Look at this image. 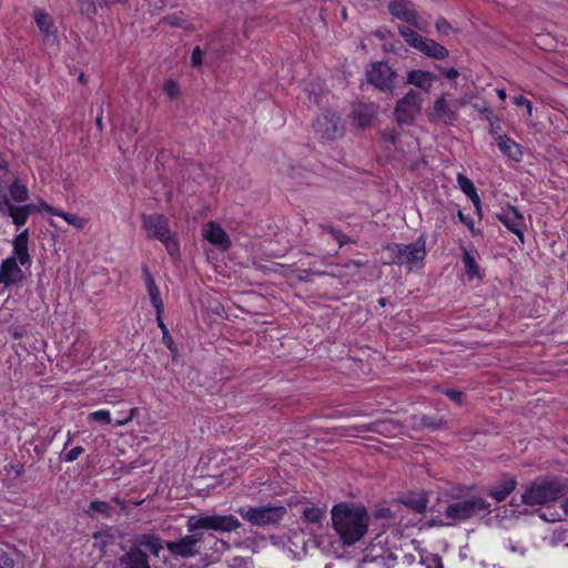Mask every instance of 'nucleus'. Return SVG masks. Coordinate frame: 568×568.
Segmentation results:
<instances>
[{
	"label": "nucleus",
	"instance_id": "nucleus-58",
	"mask_svg": "<svg viewBox=\"0 0 568 568\" xmlns=\"http://www.w3.org/2000/svg\"><path fill=\"white\" fill-rule=\"evenodd\" d=\"M529 100L526 99L524 95H516L514 98V103L518 106H525L526 104H528Z\"/></svg>",
	"mask_w": 568,
	"mask_h": 568
},
{
	"label": "nucleus",
	"instance_id": "nucleus-44",
	"mask_svg": "<svg viewBox=\"0 0 568 568\" xmlns=\"http://www.w3.org/2000/svg\"><path fill=\"white\" fill-rule=\"evenodd\" d=\"M382 138L385 142H388L397 148L399 140V133L395 129L385 130L382 132Z\"/></svg>",
	"mask_w": 568,
	"mask_h": 568
},
{
	"label": "nucleus",
	"instance_id": "nucleus-3",
	"mask_svg": "<svg viewBox=\"0 0 568 568\" xmlns=\"http://www.w3.org/2000/svg\"><path fill=\"white\" fill-rule=\"evenodd\" d=\"M390 262L397 265H406L408 271L420 268L426 257V239L420 235L410 244H390L386 247Z\"/></svg>",
	"mask_w": 568,
	"mask_h": 568
},
{
	"label": "nucleus",
	"instance_id": "nucleus-57",
	"mask_svg": "<svg viewBox=\"0 0 568 568\" xmlns=\"http://www.w3.org/2000/svg\"><path fill=\"white\" fill-rule=\"evenodd\" d=\"M134 412H135V409H134V408H132V409L128 413V415H126L125 417H123L122 419L116 420V423H115V424H116V425H119V426H121V425H124V424L129 423V422H130V420H132V418L134 417Z\"/></svg>",
	"mask_w": 568,
	"mask_h": 568
},
{
	"label": "nucleus",
	"instance_id": "nucleus-12",
	"mask_svg": "<svg viewBox=\"0 0 568 568\" xmlns=\"http://www.w3.org/2000/svg\"><path fill=\"white\" fill-rule=\"evenodd\" d=\"M388 11L390 14L402 21L413 24L418 30L426 32L428 22L420 20L415 6L409 0H394L388 4Z\"/></svg>",
	"mask_w": 568,
	"mask_h": 568
},
{
	"label": "nucleus",
	"instance_id": "nucleus-56",
	"mask_svg": "<svg viewBox=\"0 0 568 568\" xmlns=\"http://www.w3.org/2000/svg\"><path fill=\"white\" fill-rule=\"evenodd\" d=\"M446 395H447L452 400L457 402V403H460L462 397H463V393H462V392L454 390V389L447 390V392H446Z\"/></svg>",
	"mask_w": 568,
	"mask_h": 568
},
{
	"label": "nucleus",
	"instance_id": "nucleus-2",
	"mask_svg": "<svg viewBox=\"0 0 568 568\" xmlns=\"http://www.w3.org/2000/svg\"><path fill=\"white\" fill-rule=\"evenodd\" d=\"M564 493L565 487L560 480L537 479L525 486L521 501L527 506H541L557 500Z\"/></svg>",
	"mask_w": 568,
	"mask_h": 568
},
{
	"label": "nucleus",
	"instance_id": "nucleus-53",
	"mask_svg": "<svg viewBox=\"0 0 568 568\" xmlns=\"http://www.w3.org/2000/svg\"><path fill=\"white\" fill-rule=\"evenodd\" d=\"M497 121H498V119L495 118L493 114H491V121H488L489 125H490L489 132L494 135L495 139L498 134H500L499 133L500 126H499V124H496Z\"/></svg>",
	"mask_w": 568,
	"mask_h": 568
},
{
	"label": "nucleus",
	"instance_id": "nucleus-38",
	"mask_svg": "<svg viewBox=\"0 0 568 568\" xmlns=\"http://www.w3.org/2000/svg\"><path fill=\"white\" fill-rule=\"evenodd\" d=\"M164 23L176 27V28H186L187 21L176 13L168 14L163 18Z\"/></svg>",
	"mask_w": 568,
	"mask_h": 568
},
{
	"label": "nucleus",
	"instance_id": "nucleus-6",
	"mask_svg": "<svg viewBox=\"0 0 568 568\" xmlns=\"http://www.w3.org/2000/svg\"><path fill=\"white\" fill-rule=\"evenodd\" d=\"M236 513L246 521L255 526L278 524L286 514L284 506L240 507Z\"/></svg>",
	"mask_w": 568,
	"mask_h": 568
},
{
	"label": "nucleus",
	"instance_id": "nucleus-40",
	"mask_svg": "<svg viewBox=\"0 0 568 568\" xmlns=\"http://www.w3.org/2000/svg\"><path fill=\"white\" fill-rule=\"evenodd\" d=\"M406 505L410 506L416 513L422 514L427 507V500L424 497H419L418 499H407L405 501Z\"/></svg>",
	"mask_w": 568,
	"mask_h": 568
},
{
	"label": "nucleus",
	"instance_id": "nucleus-30",
	"mask_svg": "<svg viewBox=\"0 0 568 568\" xmlns=\"http://www.w3.org/2000/svg\"><path fill=\"white\" fill-rule=\"evenodd\" d=\"M10 199L16 203H24L29 200V190L20 180H14L8 187Z\"/></svg>",
	"mask_w": 568,
	"mask_h": 568
},
{
	"label": "nucleus",
	"instance_id": "nucleus-16",
	"mask_svg": "<svg viewBox=\"0 0 568 568\" xmlns=\"http://www.w3.org/2000/svg\"><path fill=\"white\" fill-rule=\"evenodd\" d=\"M498 220L514 234H516L521 242H524L523 227L525 225V219L519 211L509 206L504 213L499 214Z\"/></svg>",
	"mask_w": 568,
	"mask_h": 568
},
{
	"label": "nucleus",
	"instance_id": "nucleus-28",
	"mask_svg": "<svg viewBox=\"0 0 568 568\" xmlns=\"http://www.w3.org/2000/svg\"><path fill=\"white\" fill-rule=\"evenodd\" d=\"M376 549L372 548L365 554V560L376 562L385 568L394 567L397 557L390 551L379 548V554H373Z\"/></svg>",
	"mask_w": 568,
	"mask_h": 568
},
{
	"label": "nucleus",
	"instance_id": "nucleus-1",
	"mask_svg": "<svg viewBox=\"0 0 568 568\" xmlns=\"http://www.w3.org/2000/svg\"><path fill=\"white\" fill-rule=\"evenodd\" d=\"M332 524L343 545L352 546L363 538L368 529V514L361 506L341 503L331 510Z\"/></svg>",
	"mask_w": 568,
	"mask_h": 568
},
{
	"label": "nucleus",
	"instance_id": "nucleus-13",
	"mask_svg": "<svg viewBox=\"0 0 568 568\" xmlns=\"http://www.w3.org/2000/svg\"><path fill=\"white\" fill-rule=\"evenodd\" d=\"M203 539V534H191L180 538L176 541H166V549L174 556L181 558H192L201 554L199 544Z\"/></svg>",
	"mask_w": 568,
	"mask_h": 568
},
{
	"label": "nucleus",
	"instance_id": "nucleus-22",
	"mask_svg": "<svg viewBox=\"0 0 568 568\" xmlns=\"http://www.w3.org/2000/svg\"><path fill=\"white\" fill-rule=\"evenodd\" d=\"M516 486L517 480L515 477L505 476L498 485L493 486L488 490V495L496 501H504L516 489Z\"/></svg>",
	"mask_w": 568,
	"mask_h": 568
},
{
	"label": "nucleus",
	"instance_id": "nucleus-14",
	"mask_svg": "<svg viewBox=\"0 0 568 568\" xmlns=\"http://www.w3.org/2000/svg\"><path fill=\"white\" fill-rule=\"evenodd\" d=\"M33 17L37 27L42 34V42L44 47L49 50H57L59 45V38L52 18L42 9H37L33 12Z\"/></svg>",
	"mask_w": 568,
	"mask_h": 568
},
{
	"label": "nucleus",
	"instance_id": "nucleus-25",
	"mask_svg": "<svg viewBox=\"0 0 568 568\" xmlns=\"http://www.w3.org/2000/svg\"><path fill=\"white\" fill-rule=\"evenodd\" d=\"M417 50L420 53L436 60H443L449 54L448 50L444 45L437 43L435 40L427 38L423 39Z\"/></svg>",
	"mask_w": 568,
	"mask_h": 568
},
{
	"label": "nucleus",
	"instance_id": "nucleus-41",
	"mask_svg": "<svg viewBox=\"0 0 568 568\" xmlns=\"http://www.w3.org/2000/svg\"><path fill=\"white\" fill-rule=\"evenodd\" d=\"M325 230L333 236L335 241H337L339 246H343L349 241V237L342 233L339 230H336L332 226H326Z\"/></svg>",
	"mask_w": 568,
	"mask_h": 568
},
{
	"label": "nucleus",
	"instance_id": "nucleus-54",
	"mask_svg": "<svg viewBox=\"0 0 568 568\" xmlns=\"http://www.w3.org/2000/svg\"><path fill=\"white\" fill-rule=\"evenodd\" d=\"M458 219L462 223H464L470 231L474 230V223L471 217L464 215L462 211H458Z\"/></svg>",
	"mask_w": 568,
	"mask_h": 568
},
{
	"label": "nucleus",
	"instance_id": "nucleus-19",
	"mask_svg": "<svg viewBox=\"0 0 568 568\" xmlns=\"http://www.w3.org/2000/svg\"><path fill=\"white\" fill-rule=\"evenodd\" d=\"M436 80L435 73L425 70H410L407 72L406 83L420 89L424 92H429Z\"/></svg>",
	"mask_w": 568,
	"mask_h": 568
},
{
	"label": "nucleus",
	"instance_id": "nucleus-39",
	"mask_svg": "<svg viewBox=\"0 0 568 568\" xmlns=\"http://www.w3.org/2000/svg\"><path fill=\"white\" fill-rule=\"evenodd\" d=\"M89 420H97L102 422L103 424H110L111 423V415L109 410H95L89 414L88 416Z\"/></svg>",
	"mask_w": 568,
	"mask_h": 568
},
{
	"label": "nucleus",
	"instance_id": "nucleus-64",
	"mask_svg": "<svg viewBox=\"0 0 568 568\" xmlns=\"http://www.w3.org/2000/svg\"><path fill=\"white\" fill-rule=\"evenodd\" d=\"M562 507H564L566 515H568V497L564 500Z\"/></svg>",
	"mask_w": 568,
	"mask_h": 568
},
{
	"label": "nucleus",
	"instance_id": "nucleus-21",
	"mask_svg": "<svg viewBox=\"0 0 568 568\" xmlns=\"http://www.w3.org/2000/svg\"><path fill=\"white\" fill-rule=\"evenodd\" d=\"M34 211H36L34 204L18 205V204H13L10 202V204L6 209L4 213H7L11 217L12 223L17 227H21L27 223L30 214Z\"/></svg>",
	"mask_w": 568,
	"mask_h": 568
},
{
	"label": "nucleus",
	"instance_id": "nucleus-59",
	"mask_svg": "<svg viewBox=\"0 0 568 568\" xmlns=\"http://www.w3.org/2000/svg\"><path fill=\"white\" fill-rule=\"evenodd\" d=\"M156 320H158L159 327L163 332V339H165L169 331H168L166 326L164 325V323L162 321V314L159 317V314L156 313Z\"/></svg>",
	"mask_w": 568,
	"mask_h": 568
},
{
	"label": "nucleus",
	"instance_id": "nucleus-37",
	"mask_svg": "<svg viewBox=\"0 0 568 568\" xmlns=\"http://www.w3.org/2000/svg\"><path fill=\"white\" fill-rule=\"evenodd\" d=\"M89 510L93 511V513H100V514L104 515L105 517H109L111 515L112 508L105 501L93 500L90 504Z\"/></svg>",
	"mask_w": 568,
	"mask_h": 568
},
{
	"label": "nucleus",
	"instance_id": "nucleus-32",
	"mask_svg": "<svg viewBox=\"0 0 568 568\" xmlns=\"http://www.w3.org/2000/svg\"><path fill=\"white\" fill-rule=\"evenodd\" d=\"M325 516V510L320 507H305L302 511L303 519L308 524L321 525Z\"/></svg>",
	"mask_w": 568,
	"mask_h": 568
},
{
	"label": "nucleus",
	"instance_id": "nucleus-26",
	"mask_svg": "<svg viewBox=\"0 0 568 568\" xmlns=\"http://www.w3.org/2000/svg\"><path fill=\"white\" fill-rule=\"evenodd\" d=\"M142 547L149 549L152 555L159 556L163 548V542L161 538L154 535L143 534L136 536L133 544V548L141 549Z\"/></svg>",
	"mask_w": 568,
	"mask_h": 568
},
{
	"label": "nucleus",
	"instance_id": "nucleus-62",
	"mask_svg": "<svg viewBox=\"0 0 568 568\" xmlns=\"http://www.w3.org/2000/svg\"><path fill=\"white\" fill-rule=\"evenodd\" d=\"M308 273H311V271H307V270L301 271L300 275H298V278L302 280V281H307Z\"/></svg>",
	"mask_w": 568,
	"mask_h": 568
},
{
	"label": "nucleus",
	"instance_id": "nucleus-49",
	"mask_svg": "<svg viewBox=\"0 0 568 568\" xmlns=\"http://www.w3.org/2000/svg\"><path fill=\"white\" fill-rule=\"evenodd\" d=\"M473 95L471 94H465L460 97L459 99L452 100L453 105L455 106L456 113L458 114V111L460 108L469 104L471 102Z\"/></svg>",
	"mask_w": 568,
	"mask_h": 568
},
{
	"label": "nucleus",
	"instance_id": "nucleus-61",
	"mask_svg": "<svg viewBox=\"0 0 568 568\" xmlns=\"http://www.w3.org/2000/svg\"><path fill=\"white\" fill-rule=\"evenodd\" d=\"M125 1L126 0H99V3L104 6H113L116 3H124Z\"/></svg>",
	"mask_w": 568,
	"mask_h": 568
},
{
	"label": "nucleus",
	"instance_id": "nucleus-24",
	"mask_svg": "<svg viewBox=\"0 0 568 568\" xmlns=\"http://www.w3.org/2000/svg\"><path fill=\"white\" fill-rule=\"evenodd\" d=\"M143 277L148 288L151 304L153 305L155 312L160 316L163 312V301L161 298L160 290L155 284L153 276L151 275L150 271L146 267H143Z\"/></svg>",
	"mask_w": 568,
	"mask_h": 568
},
{
	"label": "nucleus",
	"instance_id": "nucleus-43",
	"mask_svg": "<svg viewBox=\"0 0 568 568\" xmlns=\"http://www.w3.org/2000/svg\"><path fill=\"white\" fill-rule=\"evenodd\" d=\"M164 91L170 97V99H174L180 94L179 84L174 80L165 81Z\"/></svg>",
	"mask_w": 568,
	"mask_h": 568
},
{
	"label": "nucleus",
	"instance_id": "nucleus-4",
	"mask_svg": "<svg viewBox=\"0 0 568 568\" xmlns=\"http://www.w3.org/2000/svg\"><path fill=\"white\" fill-rule=\"evenodd\" d=\"M142 225L151 239H156L163 243L168 253L176 257L179 255V242L169 229V221L162 214H149L142 216Z\"/></svg>",
	"mask_w": 568,
	"mask_h": 568
},
{
	"label": "nucleus",
	"instance_id": "nucleus-50",
	"mask_svg": "<svg viewBox=\"0 0 568 568\" xmlns=\"http://www.w3.org/2000/svg\"><path fill=\"white\" fill-rule=\"evenodd\" d=\"M84 452L83 447L81 446H77L74 448H72L71 450H69L65 456H64V460L68 462V463H72L74 460H77L79 458V456Z\"/></svg>",
	"mask_w": 568,
	"mask_h": 568
},
{
	"label": "nucleus",
	"instance_id": "nucleus-9",
	"mask_svg": "<svg viewBox=\"0 0 568 568\" xmlns=\"http://www.w3.org/2000/svg\"><path fill=\"white\" fill-rule=\"evenodd\" d=\"M315 133L324 141H332L343 135L341 118L332 111L321 113L313 123Z\"/></svg>",
	"mask_w": 568,
	"mask_h": 568
},
{
	"label": "nucleus",
	"instance_id": "nucleus-55",
	"mask_svg": "<svg viewBox=\"0 0 568 568\" xmlns=\"http://www.w3.org/2000/svg\"><path fill=\"white\" fill-rule=\"evenodd\" d=\"M10 204L9 197L6 193L0 189V213H4L6 209Z\"/></svg>",
	"mask_w": 568,
	"mask_h": 568
},
{
	"label": "nucleus",
	"instance_id": "nucleus-48",
	"mask_svg": "<svg viewBox=\"0 0 568 568\" xmlns=\"http://www.w3.org/2000/svg\"><path fill=\"white\" fill-rule=\"evenodd\" d=\"M0 568H14L13 558L0 549Z\"/></svg>",
	"mask_w": 568,
	"mask_h": 568
},
{
	"label": "nucleus",
	"instance_id": "nucleus-63",
	"mask_svg": "<svg viewBox=\"0 0 568 568\" xmlns=\"http://www.w3.org/2000/svg\"><path fill=\"white\" fill-rule=\"evenodd\" d=\"M496 93L500 100H505L507 98L506 92L504 89H497Z\"/></svg>",
	"mask_w": 568,
	"mask_h": 568
},
{
	"label": "nucleus",
	"instance_id": "nucleus-11",
	"mask_svg": "<svg viewBox=\"0 0 568 568\" xmlns=\"http://www.w3.org/2000/svg\"><path fill=\"white\" fill-rule=\"evenodd\" d=\"M366 78L375 88L392 92L396 72L386 62H375L366 69Z\"/></svg>",
	"mask_w": 568,
	"mask_h": 568
},
{
	"label": "nucleus",
	"instance_id": "nucleus-17",
	"mask_svg": "<svg viewBox=\"0 0 568 568\" xmlns=\"http://www.w3.org/2000/svg\"><path fill=\"white\" fill-rule=\"evenodd\" d=\"M203 237L211 244L219 246L222 250H227L231 246V240L226 232L215 222H209L203 226Z\"/></svg>",
	"mask_w": 568,
	"mask_h": 568
},
{
	"label": "nucleus",
	"instance_id": "nucleus-29",
	"mask_svg": "<svg viewBox=\"0 0 568 568\" xmlns=\"http://www.w3.org/2000/svg\"><path fill=\"white\" fill-rule=\"evenodd\" d=\"M376 109L375 104L358 105L353 111V119L357 121L361 128H365L372 123Z\"/></svg>",
	"mask_w": 568,
	"mask_h": 568
},
{
	"label": "nucleus",
	"instance_id": "nucleus-60",
	"mask_svg": "<svg viewBox=\"0 0 568 568\" xmlns=\"http://www.w3.org/2000/svg\"><path fill=\"white\" fill-rule=\"evenodd\" d=\"M468 197L474 203V205L477 210V213L480 214V199H479L478 194L476 193V195H468Z\"/></svg>",
	"mask_w": 568,
	"mask_h": 568
},
{
	"label": "nucleus",
	"instance_id": "nucleus-15",
	"mask_svg": "<svg viewBox=\"0 0 568 568\" xmlns=\"http://www.w3.org/2000/svg\"><path fill=\"white\" fill-rule=\"evenodd\" d=\"M24 278L23 271L16 257H7L0 264V284L6 287L16 285Z\"/></svg>",
	"mask_w": 568,
	"mask_h": 568
},
{
	"label": "nucleus",
	"instance_id": "nucleus-31",
	"mask_svg": "<svg viewBox=\"0 0 568 568\" xmlns=\"http://www.w3.org/2000/svg\"><path fill=\"white\" fill-rule=\"evenodd\" d=\"M466 274L470 280L479 277V266L475 261V257L466 248L463 250L462 256Z\"/></svg>",
	"mask_w": 568,
	"mask_h": 568
},
{
	"label": "nucleus",
	"instance_id": "nucleus-10",
	"mask_svg": "<svg viewBox=\"0 0 568 568\" xmlns=\"http://www.w3.org/2000/svg\"><path fill=\"white\" fill-rule=\"evenodd\" d=\"M446 97L447 94H442L426 109V116L430 123L452 125L458 120L455 106Z\"/></svg>",
	"mask_w": 568,
	"mask_h": 568
},
{
	"label": "nucleus",
	"instance_id": "nucleus-45",
	"mask_svg": "<svg viewBox=\"0 0 568 568\" xmlns=\"http://www.w3.org/2000/svg\"><path fill=\"white\" fill-rule=\"evenodd\" d=\"M204 51L200 47H195L191 54V64L194 68H200L203 64Z\"/></svg>",
	"mask_w": 568,
	"mask_h": 568
},
{
	"label": "nucleus",
	"instance_id": "nucleus-51",
	"mask_svg": "<svg viewBox=\"0 0 568 568\" xmlns=\"http://www.w3.org/2000/svg\"><path fill=\"white\" fill-rule=\"evenodd\" d=\"M231 568H252V562L247 559L235 557L230 564Z\"/></svg>",
	"mask_w": 568,
	"mask_h": 568
},
{
	"label": "nucleus",
	"instance_id": "nucleus-47",
	"mask_svg": "<svg viewBox=\"0 0 568 568\" xmlns=\"http://www.w3.org/2000/svg\"><path fill=\"white\" fill-rule=\"evenodd\" d=\"M471 105L476 111L485 114L487 121H491L493 113H491L490 108L486 101H481L480 103H473Z\"/></svg>",
	"mask_w": 568,
	"mask_h": 568
},
{
	"label": "nucleus",
	"instance_id": "nucleus-34",
	"mask_svg": "<svg viewBox=\"0 0 568 568\" xmlns=\"http://www.w3.org/2000/svg\"><path fill=\"white\" fill-rule=\"evenodd\" d=\"M420 564L426 568H444L442 557L437 554H422Z\"/></svg>",
	"mask_w": 568,
	"mask_h": 568
},
{
	"label": "nucleus",
	"instance_id": "nucleus-52",
	"mask_svg": "<svg viewBox=\"0 0 568 568\" xmlns=\"http://www.w3.org/2000/svg\"><path fill=\"white\" fill-rule=\"evenodd\" d=\"M437 69L448 79H456L459 75V71L455 68L445 69L437 67Z\"/></svg>",
	"mask_w": 568,
	"mask_h": 568
},
{
	"label": "nucleus",
	"instance_id": "nucleus-18",
	"mask_svg": "<svg viewBox=\"0 0 568 568\" xmlns=\"http://www.w3.org/2000/svg\"><path fill=\"white\" fill-rule=\"evenodd\" d=\"M29 230H23L20 232L12 241L13 246V255L11 257H16V261L20 263L21 266L31 265V256L29 254Z\"/></svg>",
	"mask_w": 568,
	"mask_h": 568
},
{
	"label": "nucleus",
	"instance_id": "nucleus-42",
	"mask_svg": "<svg viewBox=\"0 0 568 568\" xmlns=\"http://www.w3.org/2000/svg\"><path fill=\"white\" fill-rule=\"evenodd\" d=\"M436 30L438 33L448 36L450 32L454 31V28L450 26V23L444 19L439 18L435 23Z\"/></svg>",
	"mask_w": 568,
	"mask_h": 568
},
{
	"label": "nucleus",
	"instance_id": "nucleus-46",
	"mask_svg": "<svg viewBox=\"0 0 568 568\" xmlns=\"http://www.w3.org/2000/svg\"><path fill=\"white\" fill-rule=\"evenodd\" d=\"M82 13L91 14L95 12L93 0H75Z\"/></svg>",
	"mask_w": 568,
	"mask_h": 568
},
{
	"label": "nucleus",
	"instance_id": "nucleus-23",
	"mask_svg": "<svg viewBox=\"0 0 568 568\" xmlns=\"http://www.w3.org/2000/svg\"><path fill=\"white\" fill-rule=\"evenodd\" d=\"M496 142L503 154L507 155L508 158L516 162H519L521 160L523 151L517 142H515L505 134H498L496 136Z\"/></svg>",
	"mask_w": 568,
	"mask_h": 568
},
{
	"label": "nucleus",
	"instance_id": "nucleus-27",
	"mask_svg": "<svg viewBox=\"0 0 568 568\" xmlns=\"http://www.w3.org/2000/svg\"><path fill=\"white\" fill-rule=\"evenodd\" d=\"M40 206L42 210H44L49 214L57 215V216L64 219L68 224L74 226L78 230H82L87 224L85 219L80 217L77 214H70V213H65L63 211L57 210L43 201L40 202Z\"/></svg>",
	"mask_w": 568,
	"mask_h": 568
},
{
	"label": "nucleus",
	"instance_id": "nucleus-33",
	"mask_svg": "<svg viewBox=\"0 0 568 568\" xmlns=\"http://www.w3.org/2000/svg\"><path fill=\"white\" fill-rule=\"evenodd\" d=\"M398 32L403 39L414 49L417 50L424 37L406 26L398 27Z\"/></svg>",
	"mask_w": 568,
	"mask_h": 568
},
{
	"label": "nucleus",
	"instance_id": "nucleus-5",
	"mask_svg": "<svg viewBox=\"0 0 568 568\" xmlns=\"http://www.w3.org/2000/svg\"><path fill=\"white\" fill-rule=\"evenodd\" d=\"M240 527L241 521L233 515L200 514L190 516L186 521L189 532H194L200 529L231 532Z\"/></svg>",
	"mask_w": 568,
	"mask_h": 568
},
{
	"label": "nucleus",
	"instance_id": "nucleus-35",
	"mask_svg": "<svg viewBox=\"0 0 568 568\" xmlns=\"http://www.w3.org/2000/svg\"><path fill=\"white\" fill-rule=\"evenodd\" d=\"M419 425L429 429H439L444 425V419L436 416L423 415L419 420Z\"/></svg>",
	"mask_w": 568,
	"mask_h": 568
},
{
	"label": "nucleus",
	"instance_id": "nucleus-7",
	"mask_svg": "<svg viewBox=\"0 0 568 568\" xmlns=\"http://www.w3.org/2000/svg\"><path fill=\"white\" fill-rule=\"evenodd\" d=\"M490 504L481 497H471L468 499H458L447 505L445 509V517L447 519L457 521L466 520L485 511L489 508Z\"/></svg>",
	"mask_w": 568,
	"mask_h": 568
},
{
	"label": "nucleus",
	"instance_id": "nucleus-20",
	"mask_svg": "<svg viewBox=\"0 0 568 568\" xmlns=\"http://www.w3.org/2000/svg\"><path fill=\"white\" fill-rule=\"evenodd\" d=\"M119 561L121 568H150L146 554L139 548L132 547Z\"/></svg>",
	"mask_w": 568,
	"mask_h": 568
},
{
	"label": "nucleus",
	"instance_id": "nucleus-8",
	"mask_svg": "<svg viewBox=\"0 0 568 568\" xmlns=\"http://www.w3.org/2000/svg\"><path fill=\"white\" fill-rule=\"evenodd\" d=\"M424 99L420 93L410 89L402 99L396 103L394 116L398 124L410 125L414 123L416 116L422 110Z\"/></svg>",
	"mask_w": 568,
	"mask_h": 568
},
{
	"label": "nucleus",
	"instance_id": "nucleus-36",
	"mask_svg": "<svg viewBox=\"0 0 568 568\" xmlns=\"http://www.w3.org/2000/svg\"><path fill=\"white\" fill-rule=\"evenodd\" d=\"M457 183L460 187V190L468 196V195H476V187L474 183L464 174L457 175Z\"/></svg>",
	"mask_w": 568,
	"mask_h": 568
}]
</instances>
